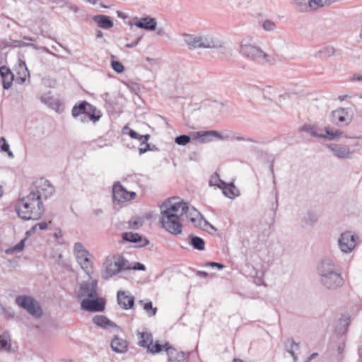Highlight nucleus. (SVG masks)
Segmentation results:
<instances>
[{"label":"nucleus","instance_id":"nucleus-1","mask_svg":"<svg viewBox=\"0 0 362 362\" xmlns=\"http://www.w3.org/2000/svg\"><path fill=\"white\" fill-rule=\"evenodd\" d=\"M54 187L45 178L36 180L29 193L21 198L16 204V212L23 220H39L45 213L43 199L51 197Z\"/></svg>","mask_w":362,"mask_h":362},{"label":"nucleus","instance_id":"nucleus-2","mask_svg":"<svg viewBox=\"0 0 362 362\" xmlns=\"http://www.w3.org/2000/svg\"><path fill=\"white\" fill-rule=\"evenodd\" d=\"M187 207L185 202L178 197L165 200L160 206V223L162 227L173 235L182 233V221Z\"/></svg>","mask_w":362,"mask_h":362},{"label":"nucleus","instance_id":"nucleus-3","mask_svg":"<svg viewBox=\"0 0 362 362\" xmlns=\"http://www.w3.org/2000/svg\"><path fill=\"white\" fill-rule=\"evenodd\" d=\"M76 295L82 310L92 313L104 310L105 300L98 296V280L93 279V277L81 283Z\"/></svg>","mask_w":362,"mask_h":362},{"label":"nucleus","instance_id":"nucleus-4","mask_svg":"<svg viewBox=\"0 0 362 362\" xmlns=\"http://www.w3.org/2000/svg\"><path fill=\"white\" fill-rule=\"evenodd\" d=\"M320 281L328 289H336L344 284L341 272L334 262L329 258L322 259L317 267Z\"/></svg>","mask_w":362,"mask_h":362},{"label":"nucleus","instance_id":"nucleus-5","mask_svg":"<svg viewBox=\"0 0 362 362\" xmlns=\"http://www.w3.org/2000/svg\"><path fill=\"white\" fill-rule=\"evenodd\" d=\"M240 53L245 58L259 64H274V57L265 53L259 47L252 44L250 40L244 39L240 45Z\"/></svg>","mask_w":362,"mask_h":362},{"label":"nucleus","instance_id":"nucleus-6","mask_svg":"<svg viewBox=\"0 0 362 362\" xmlns=\"http://www.w3.org/2000/svg\"><path fill=\"white\" fill-rule=\"evenodd\" d=\"M74 255L81 269L91 279L93 274V262L89 251L81 243L77 242L74 245Z\"/></svg>","mask_w":362,"mask_h":362},{"label":"nucleus","instance_id":"nucleus-7","mask_svg":"<svg viewBox=\"0 0 362 362\" xmlns=\"http://www.w3.org/2000/svg\"><path fill=\"white\" fill-rule=\"evenodd\" d=\"M105 271L102 274V278L108 280L117 275L121 271L131 269L129 262L123 257H109L104 263Z\"/></svg>","mask_w":362,"mask_h":362},{"label":"nucleus","instance_id":"nucleus-8","mask_svg":"<svg viewBox=\"0 0 362 362\" xmlns=\"http://www.w3.org/2000/svg\"><path fill=\"white\" fill-rule=\"evenodd\" d=\"M16 303L25 310L30 315L40 318L42 315V309L40 303L30 296H18L16 298Z\"/></svg>","mask_w":362,"mask_h":362},{"label":"nucleus","instance_id":"nucleus-9","mask_svg":"<svg viewBox=\"0 0 362 362\" xmlns=\"http://www.w3.org/2000/svg\"><path fill=\"white\" fill-rule=\"evenodd\" d=\"M358 238L351 231L342 233L338 240L340 250L344 253L351 252L356 245Z\"/></svg>","mask_w":362,"mask_h":362},{"label":"nucleus","instance_id":"nucleus-10","mask_svg":"<svg viewBox=\"0 0 362 362\" xmlns=\"http://www.w3.org/2000/svg\"><path fill=\"white\" fill-rule=\"evenodd\" d=\"M113 199L118 202H126L136 197V193L127 191L119 182L115 183L112 188Z\"/></svg>","mask_w":362,"mask_h":362},{"label":"nucleus","instance_id":"nucleus-11","mask_svg":"<svg viewBox=\"0 0 362 362\" xmlns=\"http://www.w3.org/2000/svg\"><path fill=\"white\" fill-rule=\"evenodd\" d=\"M201 35V48L202 49H220L223 47L224 42L217 37L211 34Z\"/></svg>","mask_w":362,"mask_h":362},{"label":"nucleus","instance_id":"nucleus-12","mask_svg":"<svg viewBox=\"0 0 362 362\" xmlns=\"http://www.w3.org/2000/svg\"><path fill=\"white\" fill-rule=\"evenodd\" d=\"M327 147L332 152V153L338 158L351 159L352 158L353 152L351 151L349 146L346 145H340L336 144H327Z\"/></svg>","mask_w":362,"mask_h":362},{"label":"nucleus","instance_id":"nucleus-13","mask_svg":"<svg viewBox=\"0 0 362 362\" xmlns=\"http://www.w3.org/2000/svg\"><path fill=\"white\" fill-rule=\"evenodd\" d=\"M331 116L332 122L337 124H348L352 119V115L349 113V110L343 107L332 111Z\"/></svg>","mask_w":362,"mask_h":362},{"label":"nucleus","instance_id":"nucleus-14","mask_svg":"<svg viewBox=\"0 0 362 362\" xmlns=\"http://www.w3.org/2000/svg\"><path fill=\"white\" fill-rule=\"evenodd\" d=\"M291 6L294 10L300 13H308L317 10L313 0H293Z\"/></svg>","mask_w":362,"mask_h":362},{"label":"nucleus","instance_id":"nucleus-15","mask_svg":"<svg viewBox=\"0 0 362 362\" xmlns=\"http://www.w3.org/2000/svg\"><path fill=\"white\" fill-rule=\"evenodd\" d=\"M91 105L88 103L83 101L79 105L74 106L71 113L74 117H80V120L82 122H87L86 110L90 111L91 110Z\"/></svg>","mask_w":362,"mask_h":362},{"label":"nucleus","instance_id":"nucleus-16","mask_svg":"<svg viewBox=\"0 0 362 362\" xmlns=\"http://www.w3.org/2000/svg\"><path fill=\"white\" fill-rule=\"evenodd\" d=\"M117 300L119 305L124 310L132 308L134 304V298L128 295L125 291H119L117 294Z\"/></svg>","mask_w":362,"mask_h":362},{"label":"nucleus","instance_id":"nucleus-17","mask_svg":"<svg viewBox=\"0 0 362 362\" xmlns=\"http://www.w3.org/2000/svg\"><path fill=\"white\" fill-rule=\"evenodd\" d=\"M211 136H216L219 139H226L228 136H222L216 131L197 132L194 134V139H198L202 143H206L211 141Z\"/></svg>","mask_w":362,"mask_h":362},{"label":"nucleus","instance_id":"nucleus-18","mask_svg":"<svg viewBox=\"0 0 362 362\" xmlns=\"http://www.w3.org/2000/svg\"><path fill=\"white\" fill-rule=\"evenodd\" d=\"M165 349L168 356V361L175 362H184L186 359L185 354L183 351H179L176 349L171 347L168 343L165 344Z\"/></svg>","mask_w":362,"mask_h":362},{"label":"nucleus","instance_id":"nucleus-19","mask_svg":"<svg viewBox=\"0 0 362 362\" xmlns=\"http://www.w3.org/2000/svg\"><path fill=\"white\" fill-rule=\"evenodd\" d=\"M131 25H134L139 28L146 30H154L156 28L157 23L155 18L147 16L141 18L139 20H136L134 23H131Z\"/></svg>","mask_w":362,"mask_h":362},{"label":"nucleus","instance_id":"nucleus-20","mask_svg":"<svg viewBox=\"0 0 362 362\" xmlns=\"http://www.w3.org/2000/svg\"><path fill=\"white\" fill-rule=\"evenodd\" d=\"M0 76L3 88L6 90L10 88L14 79V76L11 69L5 66H1Z\"/></svg>","mask_w":362,"mask_h":362},{"label":"nucleus","instance_id":"nucleus-21","mask_svg":"<svg viewBox=\"0 0 362 362\" xmlns=\"http://www.w3.org/2000/svg\"><path fill=\"white\" fill-rule=\"evenodd\" d=\"M122 238L126 241L138 244L139 247L146 246L149 243L147 239L143 238L139 233L132 232L123 233Z\"/></svg>","mask_w":362,"mask_h":362},{"label":"nucleus","instance_id":"nucleus-22","mask_svg":"<svg viewBox=\"0 0 362 362\" xmlns=\"http://www.w3.org/2000/svg\"><path fill=\"white\" fill-rule=\"evenodd\" d=\"M184 42L187 45L189 49H194L201 48V35L185 33L182 35Z\"/></svg>","mask_w":362,"mask_h":362},{"label":"nucleus","instance_id":"nucleus-23","mask_svg":"<svg viewBox=\"0 0 362 362\" xmlns=\"http://www.w3.org/2000/svg\"><path fill=\"white\" fill-rule=\"evenodd\" d=\"M93 19L103 29H110L114 25L112 20L108 16L96 15L93 16Z\"/></svg>","mask_w":362,"mask_h":362},{"label":"nucleus","instance_id":"nucleus-24","mask_svg":"<svg viewBox=\"0 0 362 362\" xmlns=\"http://www.w3.org/2000/svg\"><path fill=\"white\" fill-rule=\"evenodd\" d=\"M111 347L115 352L124 353L127 351V342L122 338L115 337L111 341Z\"/></svg>","mask_w":362,"mask_h":362},{"label":"nucleus","instance_id":"nucleus-25","mask_svg":"<svg viewBox=\"0 0 362 362\" xmlns=\"http://www.w3.org/2000/svg\"><path fill=\"white\" fill-rule=\"evenodd\" d=\"M185 206L187 209L185 210L184 216H185L187 219L189 220L194 226H197V221H199L198 218L200 216V214L194 207H189L187 202H185Z\"/></svg>","mask_w":362,"mask_h":362},{"label":"nucleus","instance_id":"nucleus-26","mask_svg":"<svg viewBox=\"0 0 362 362\" xmlns=\"http://www.w3.org/2000/svg\"><path fill=\"white\" fill-rule=\"evenodd\" d=\"M284 345L286 351L292 356L293 362H296L297 356L296 355V351L299 349V344L296 343L293 338H289L285 341Z\"/></svg>","mask_w":362,"mask_h":362},{"label":"nucleus","instance_id":"nucleus-27","mask_svg":"<svg viewBox=\"0 0 362 362\" xmlns=\"http://www.w3.org/2000/svg\"><path fill=\"white\" fill-rule=\"evenodd\" d=\"M317 219L318 216L317 213L314 211L310 210L301 218L303 226H312L317 222Z\"/></svg>","mask_w":362,"mask_h":362},{"label":"nucleus","instance_id":"nucleus-28","mask_svg":"<svg viewBox=\"0 0 362 362\" xmlns=\"http://www.w3.org/2000/svg\"><path fill=\"white\" fill-rule=\"evenodd\" d=\"M139 344L141 346L147 348L152 345L153 337L151 333L148 332H139Z\"/></svg>","mask_w":362,"mask_h":362},{"label":"nucleus","instance_id":"nucleus-29","mask_svg":"<svg viewBox=\"0 0 362 362\" xmlns=\"http://www.w3.org/2000/svg\"><path fill=\"white\" fill-rule=\"evenodd\" d=\"M302 130L309 133L313 136L316 138L326 137L322 130L314 125L305 124L303 127Z\"/></svg>","mask_w":362,"mask_h":362},{"label":"nucleus","instance_id":"nucleus-30","mask_svg":"<svg viewBox=\"0 0 362 362\" xmlns=\"http://www.w3.org/2000/svg\"><path fill=\"white\" fill-rule=\"evenodd\" d=\"M349 323H350L349 317L339 319V320L336 326V328H335V332H336L337 334L339 336H342L343 334H344L348 329Z\"/></svg>","mask_w":362,"mask_h":362},{"label":"nucleus","instance_id":"nucleus-31","mask_svg":"<svg viewBox=\"0 0 362 362\" xmlns=\"http://www.w3.org/2000/svg\"><path fill=\"white\" fill-rule=\"evenodd\" d=\"M325 135L326 136V137L325 139H327L329 141L338 140L342 134V132L341 130L332 129L329 127H327L325 128Z\"/></svg>","mask_w":362,"mask_h":362},{"label":"nucleus","instance_id":"nucleus-32","mask_svg":"<svg viewBox=\"0 0 362 362\" xmlns=\"http://www.w3.org/2000/svg\"><path fill=\"white\" fill-rule=\"evenodd\" d=\"M190 242L189 244L193 247L194 249L197 250H204L205 248V242L204 240L198 236L190 235L189 237Z\"/></svg>","mask_w":362,"mask_h":362},{"label":"nucleus","instance_id":"nucleus-33","mask_svg":"<svg viewBox=\"0 0 362 362\" xmlns=\"http://www.w3.org/2000/svg\"><path fill=\"white\" fill-rule=\"evenodd\" d=\"M93 322L103 328H107L109 326H113L114 324L110 320H109L106 317L103 315H95L93 318Z\"/></svg>","mask_w":362,"mask_h":362},{"label":"nucleus","instance_id":"nucleus-34","mask_svg":"<svg viewBox=\"0 0 362 362\" xmlns=\"http://www.w3.org/2000/svg\"><path fill=\"white\" fill-rule=\"evenodd\" d=\"M91 107L92 108L90 111H88V110H86L87 122L88 121L96 122V121L99 120V119L101 117L100 111L97 110V108L95 107L94 106H93L92 105H91Z\"/></svg>","mask_w":362,"mask_h":362},{"label":"nucleus","instance_id":"nucleus-35","mask_svg":"<svg viewBox=\"0 0 362 362\" xmlns=\"http://www.w3.org/2000/svg\"><path fill=\"white\" fill-rule=\"evenodd\" d=\"M129 135L132 139H137L139 141H140L141 145H143V144H146V142H148L150 138L149 134L141 135L138 132L132 129L129 130Z\"/></svg>","mask_w":362,"mask_h":362},{"label":"nucleus","instance_id":"nucleus-36","mask_svg":"<svg viewBox=\"0 0 362 362\" xmlns=\"http://www.w3.org/2000/svg\"><path fill=\"white\" fill-rule=\"evenodd\" d=\"M209 185L211 186H217L219 188L226 187V183L220 178V176L217 173H215L211 176L209 180Z\"/></svg>","mask_w":362,"mask_h":362},{"label":"nucleus","instance_id":"nucleus-37","mask_svg":"<svg viewBox=\"0 0 362 362\" xmlns=\"http://www.w3.org/2000/svg\"><path fill=\"white\" fill-rule=\"evenodd\" d=\"M25 239L21 240L18 244H16L14 247L8 248L6 250V253L7 255H11L13 253H18L22 251L25 247Z\"/></svg>","mask_w":362,"mask_h":362},{"label":"nucleus","instance_id":"nucleus-38","mask_svg":"<svg viewBox=\"0 0 362 362\" xmlns=\"http://www.w3.org/2000/svg\"><path fill=\"white\" fill-rule=\"evenodd\" d=\"M191 137L186 134H182L177 136L175 139V142L179 146H186L189 143Z\"/></svg>","mask_w":362,"mask_h":362},{"label":"nucleus","instance_id":"nucleus-39","mask_svg":"<svg viewBox=\"0 0 362 362\" xmlns=\"http://www.w3.org/2000/svg\"><path fill=\"white\" fill-rule=\"evenodd\" d=\"M144 310L146 311L149 317L154 316L157 312V308L153 307L151 301H148L144 305Z\"/></svg>","mask_w":362,"mask_h":362},{"label":"nucleus","instance_id":"nucleus-40","mask_svg":"<svg viewBox=\"0 0 362 362\" xmlns=\"http://www.w3.org/2000/svg\"><path fill=\"white\" fill-rule=\"evenodd\" d=\"M163 348H165V344L162 345L158 341H156L155 344H152V345L148 347V351L152 354H158Z\"/></svg>","mask_w":362,"mask_h":362},{"label":"nucleus","instance_id":"nucleus-41","mask_svg":"<svg viewBox=\"0 0 362 362\" xmlns=\"http://www.w3.org/2000/svg\"><path fill=\"white\" fill-rule=\"evenodd\" d=\"M0 348L5 350L11 348V344H8V337L5 334L0 335Z\"/></svg>","mask_w":362,"mask_h":362},{"label":"nucleus","instance_id":"nucleus-42","mask_svg":"<svg viewBox=\"0 0 362 362\" xmlns=\"http://www.w3.org/2000/svg\"><path fill=\"white\" fill-rule=\"evenodd\" d=\"M338 1L339 0H313L316 5L317 9L324 6H328Z\"/></svg>","mask_w":362,"mask_h":362},{"label":"nucleus","instance_id":"nucleus-43","mask_svg":"<svg viewBox=\"0 0 362 362\" xmlns=\"http://www.w3.org/2000/svg\"><path fill=\"white\" fill-rule=\"evenodd\" d=\"M322 57H329L334 54V49L332 47L327 46L318 52Z\"/></svg>","mask_w":362,"mask_h":362},{"label":"nucleus","instance_id":"nucleus-44","mask_svg":"<svg viewBox=\"0 0 362 362\" xmlns=\"http://www.w3.org/2000/svg\"><path fill=\"white\" fill-rule=\"evenodd\" d=\"M262 27L266 31H273L276 29V23L270 20H266L263 22Z\"/></svg>","mask_w":362,"mask_h":362},{"label":"nucleus","instance_id":"nucleus-45","mask_svg":"<svg viewBox=\"0 0 362 362\" xmlns=\"http://www.w3.org/2000/svg\"><path fill=\"white\" fill-rule=\"evenodd\" d=\"M111 66L113 70L117 73H122L124 69L123 64L119 61H112Z\"/></svg>","mask_w":362,"mask_h":362},{"label":"nucleus","instance_id":"nucleus-46","mask_svg":"<svg viewBox=\"0 0 362 362\" xmlns=\"http://www.w3.org/2000/svg\"><path fill=\"white\" fill-rule=\"evenodd\" d=\"M142 226V221L140 218L132 219L129 221V226L132 229H137Z\"/></svg>","mask_w":362,"mask_h":362},{"label":"nucleus","instance_id":"nucleus-47","mask_svg":"<svg viewBox=\"0 0 362 362\" xmlns=\"http://www.w3.org/2000/svg\"><path fill=\"white\" fill-rule=\"evenodd\" d=\"M9 147H10L9 144H8L6 140L4 137H1L0 139V148H1V151H3V152L8 151Z\"/></svg>","mask_w":362,"mask_h":362},{"label":"nucleus","instance_id":"nucleus-48","mask_svg":"<svg viewBox=\"0 0 362 362\" xmlns=\"http://www.w3.org/2000/svg\"><path fill=\"white\" fill-rule=\"evenodd\" d=\"M3 315L6 318H13L14 317V313L12 310H7L5 308H1Z\"/></svg>","mask_w":362,"mask_h":362},{"label":"nucleus","instance_id":"nucleus-49","mask_svg":"<svg viewBox=\"0 0 362 362\" xmlns=\"http://www.w3.org/2000/svg\"><path fill=\"white\" fill-rule=\"evenodd\" d=\"M29 45H30V47H33V49H36V50L42 49V50H43V51L46 52L47 53H49V54H52V55H54V56H55V54H54V53H52V52H50V51H49L47 47H38V46H37L35 44H33V43L30 44Z\"/></svg>","mask_w":362,"mask_h":362},{"label":"nucleus","instance_id":"nucleus-50","mask_svg":"<svg viewBox=\"0 0 362 362\" xmlns=\"http://www.w3.org/2000/svg\"><path fill=\"white\" fill-rule=\"evenodd\" d=\"M206 266H210V267H217L218 269H222L223 267H224V265L221 264V263H217V262H209L206 263Z\"/></svg>","mask_w":362,"mask_h":362},{"label":"nucleus","instance_id":"nucleus-51","mask_svg":"<svg viewBox=\"0 0 362 362\" xmlns=\"http://www.w3.org/2000/svg\"><path fill=\"white\" fill-rule=\"evenodd\" d=\"M141 37H138L136 39V40L133 41V42H132L130 43L126 44L125 47H127V48H133V47H136L139 44V42L141 40Z\"/></svg>","mask_w":362,"mask_h":362},{"label":"nucleus","instance_id":"nucleus-52","mask_svg":"<svg viewBox=\"0 0 362 362\" xmlns=\"http://www.w3.org/2000/svg\"><path fill=\"white\" fill-rule=\"evenodd\" d=\"M132 269H134V270L144 271L146 269V267L144 264L139 262H136L134 264Z\"/></svg>","mask_w":362,"mask_h":362},{"label":"nucleus","instance_id":"nucleus-53","mask_svg":"<svg viewBox=\"0 0 362 362\" xmlns=\"http://www.w3.org/2000/svg\"><path fill=\"white\" fill-rule=\"evenodd\" d=\"M144 144H145V147L144 148H139V149L140 154L144 153H146V151H148L149 150L150 146L148 144V142H146Z\"/></svg>","mask_w":362,"mask_h":362},{"label":"nucleus","instance_id":"nucleus-54","mask_svg":"<svg viewBox=\"0 0 362 362\" xmlns=\"http://www.w3.org/2000/svg\"><path fill=\"white\" fill-rule=\"evenodd\" d=\"M37 226L40 230H45L47 229L48 224L47 222L42 221L37 223Z\"/></svg>","mask_w":362,"mask_h":362},{"label":"nucleus","instance_id":"nucleus-55","mask_svg":"<svg viewBox=\"0 0 362 362\" xmlns=\"http://www.w3.org/2000/svg\"><path fill=\"white\" fill-rule=\"evenodd\" d=\"M352 80L362 81V74H354L352 76Z\"/></svg>","mask_w":362,"mask_h":362},{"label":"nucleus","instance_id":"nucleus-56","mask_svg":"<svg viewBox=\"0 0 362 362\" xmlns=\"http://www.w3.org/2000/svg\"><path fill=\"white\" fill-rule=\"evenodd\" d=\"M37 228V224L34 225L29 230H28L26 232V234L28 235H30L33 234L35 232Z\"/></svg>","mask_w":362,"mask_h":362},{"label":"nucleus","instance_id":"nucleus-57","mask_svg":"<svg viewBox=\"0 0 362 362\" xmlns=\"http://www.w3.org/2000/svg\"><path fill=\"white\" fill-rule=\"evenodd\" d=\"M223 193L230 198H231L233 196H235V194L233 192L231 189H228V192L227 191H223Z\"/></svg>","mask_w":362,"mask_h":362},{"label":"nucleus","instance_id":"nucleus-58","mask_svg":"<svg viewBox=\"0 0 362 362\" xmlns=\"http://www.w3.org/2000/svg\"><path fill=\"white\" fill-rule=\"evenodd\" d=\"M197 275L200 277L206 278L208 276V273L206 272L199 271L197 272Z\"/></svg>","mask_w":362,"mask_h":362},{"label":"nucleus","instance_id":"nucleus-59","mask_svg":"<svg viewBox=\"0 0 362 362\" xmlns=\"http://www.w3.org/2000/svg\"><path fill=\"white\" fill-rule=\"evenodd\" d=\"M317 353H313L305 361V362H310V361H312L313 359H314L317 356Z\"/></svg>","mask_w":362,"mask_h":362},{"label":"nucleus","instance_id":"nucleus-60","mask_svg":"<svg viewBox=\"0 0 362 362\" xmlns=\"http://www.w3.org/2000/svg\"><path fill=\"white\" fill-rule=\"evenodd\" d=\"M234 139H236L238 141H253L252 139H249V138H243V137H241V136H236L234 138Z\"/></svg>","mask_w":362,"mask_h":362},{"label":"nucleus","instance_id":"nucleus-61","mask_svg":"<svg viewBox=\"0 0 362 362\" xmlns=\"http://www.w3.org/2000/svg\"><path fill=\"white\" fill-rule=\"evenodd\" d=\"M69 8L70 10L73 11L74 13H77V12H78V7H77L76 6H75V5H72V4H70V5L69 6Z\"/></svg>","mask_w":362,"mask_h":362},{"label":"nucleus","instance_id":"nucleus-62","mask_svg":"<svg viewBox=\"0 0 362 362\" xmlns=\"http://www.w3.org/2000/svg\"><path fill=\"white\" fill-rule=\"evenodd\" d=\"M344 347H345V344L343 343L342 344H340L339 346H338V352L339 354H342L344 350Z\"/></svg>","mask_w":362,"mask_h":362},{"label":"nucleus","instance_id":"nucleus-63","mask_svg":"<svg viewBox=\"0 0 362 362\" xmlns=\"http://www.w3.org/2000/svg\"><path fill=\"white\" fill-rule=\"evenodd\" d=\"M96 36H97V37H99V38L103 37V32L100 30H98L96 33Z\"/></svg>","mask_w":362,"mask_h":362},{"label":"nucleus","instance_id":"nucleus-64","mask_svg":"<svg viewBox=\"0 0 362 362\" xmlns=\"http://www.w3.org/2000/svg\"><path fill=\"white\" fill-rule=\"evenodd\" d=\"M93 213L95 215H99V214L103 213V210H101V209H95V210L93 211Z\"/></svg>","mask_w":362,"mask_h":362}]
</instances>
